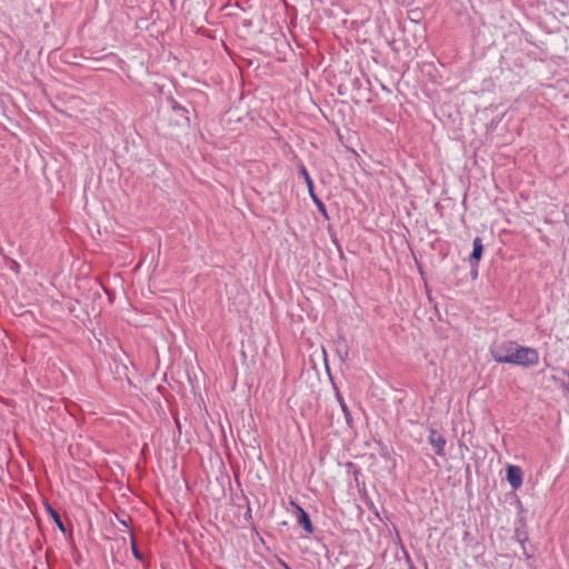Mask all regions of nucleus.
Here are the masks:
<instances>
[{"mask_svg": "<svg viewBox=\"0 0 569 569\" xmlns=\"http://www.w3.org/2000/svg\"><path fill=\"white\" fill-rule=\"evenodd\" d=\"M539 361V355L536 349L528 347H520L516 343L512 357H510L509 363L531 367L537 365Z\"/></svg>", "mask_w": 569, "mask_h": 569, "instance_id": "1", "label": "nucleus"}, {"mask_svg": "<svg viewBox=\"0 0 569 569\" xmlns=\"http://www.w3.org/2000/svg\"><path fill=\"white\" fill-rule=\"evenodd\" d=\"M515 346L516 342L512 341L497 343L490 348V353L495 361L499 363H509Z\"/></svg>", "mask_w": 569, "mask_h": 569, "instance_id": "2", "label": "nucleus"}, {"mask_svg": "<svg viewBox=\"0 0 569 569\" xmlns=\"http://www.w3.org/2000/svg\"><path fill=\"white\" fill-rule=\"evenodd\" d=\"M507 480L512 489H519L522 485V470L518 466L507 468Z\"/></svg>", "mask_w": 569, "mask_h": 569, "instance_id": "3", "label": "nucleus"}, {"mask_svg": "<svg viewBox=\"0 0 569 569\" xmlns=\"http://www.w3.org/2000/svg\"><path fill=\"white\" fill-rule=\"evenodd\" d=\"M300 173L301 176L303 177L305 181H306V184L308 187V191H309V194L311 197V199L313 200V202L317 204L318 209L321 211V212H326V209H325V206L323 203L319 200V198L316 196L315 193V190H313V182H312V179L310 178L307 169L305 167H301L300 169Z\"/></svg>", "mask_w": 569, "mask_h": 569, "instance_id": "4", "label": "nucleus"}, {"mask_svg": "<svg viewBox=\"0 0 569 569\" xmlns=\"http://www.w3.org/2000/svg\"><path fill=\"white\" fill-rule=\"evenodd\" d=\"M429 442L439 456L445 455L446 439L436 430H431L429 435Z\"/></svg>", "mask_w": 569, "mask_h": 569, "instance_id": "5", "label": "nucleus"}, {"mask_svg": "<svg viewBox=\"0 0 569 569\" xmlns=\"http://www.w3.org/2000/svg\"><path fill=\"white\" fill-rule=\"evenodd\" d=\"M298 511V523L308 532L311 533L313 531V526L309 519L308 513L301 508L297 507Z\"/></svg>", "mask_w": 569, "mask_h": 569, "instance_id": "6", "label": "nucleus"}, {"mask_svg": "<svg viewBox=\"0 0 569 569\" xmlns=\"http://www.w3.org/2000/svg\"><path fill=\"white\" fill-rule=\"evenodd\" d=\"M472 247L473 248H472V252H471V258L478 262L481 259L482 251H483V246H482L481 239L478 237L475 238Z\"/></svg>", "mask_w": 569, "mask_h": 569, "instance_id": "7", "label": "nucleus"}, {"mask_svg": "<svg viewBox=\"0 0 569 569\" xmlns=\"http://www.w3.org/2000/svg\"><path fill=\"white\" fill-rule=\"evenodd\" d=\"M337 398H338V401H339V403H340V406H341V409H342V411H343V413H345L346 418L348 419V417H349V411H348V408H347V406H346V403H345L343 399H342L339 395L337 396Z\"/></svg>", "mask_w": 569, "mask_h": 569, "instance_id": "8", "label": "nucleus"}, {"mask_svg": "<svg viewBox=\"0 0 569 569\" xmlns=\"http://www.w3.org/2000/svg\"><path fill=\"white\" fill-rule=\"evenodd\" d=\"M51 513H52L53 519H54L56 523L58 525V527H59L61 530H64L63 525H62V521H61V519H60L59 515H58L56 511H53V510H51Z\"/></svg>", "mask_w": 569, "mask_h": 569, "instance_id": "9", "label": "nucleus"}, {"mask_svg": "<svg viewBox=\"0 0 569 569\" xmlns=\"http://www.w3.org/2000/svg\"><path fill=\"white\" fill-rule=\"evenodd\" d=\"M133 552H134V556H136L137 558H139L138 552H137L136 550H133Z\"/></svg>", "mask_w": 569, "mask_h": 569, "instance_id": "10", "label": "nucleus"}]
</instances>
